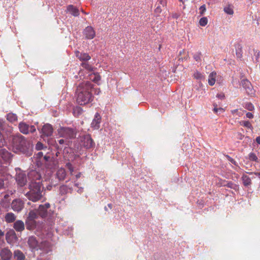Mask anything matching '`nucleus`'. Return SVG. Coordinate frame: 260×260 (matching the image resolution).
<instances>
[{
  "label": "nucleus",
  "mask_w": 260,
  "mask_h": 260,
  "mask_svg": "<svg viewBox=\"0 0 260 260\" xmlns=\"http://www.w3.org/2000/svg\"><path fill=\"white\" fill-rule=\"evenodd\" d=\"M16 180L20 186H23L25 185L27 180L25 174L23 172L17 173L16 176Z\"/></svg>",
  "instance_id": "14"
},
{
  "label": "nucleus",
  "mask_w": 260,
  "mask_h": 260,
  "mask_svg": "<svg viewBox=\"0 0 260 260\" xmlns=\"http://www.w3.org/2000/svg\"><path fill=\"white\" fill-rule=\"evenodd\" d=\"M241 84L245 89L246 93L249 95H253L254 93V90L251 83L247 79H243L241 81Z\"/></svg>",
  "instance_id": "12"
},
{
  "label": "nucleus",
  "mask_w": 260,
  "mask_h": 260,
  "mask_svg": "<svg viewBox=\"0 0 260 260\" xmlns=\"http://www.w3.org/2000/svg\"><path fill=\"white\" fill-rule=\"evenodd\" d=\"M0 256L2 260H10L12 253L8 248H4L0 251Z\"/></svg>",
  "instance_id": "16"
},
{
  "label": "nucleus",
  "mask_w": 260,
  "mask_h": 260,
  "mask_svg": "<svg viewBox=\"0 0 260 260\" xmlns=\"http://www.w3.org/2000/svg\"><path fill=\"white\" fill-rule=\"evenodd\" d=\"M253 56L252 57V60L253 62H258L259 57V52L257 50H253Z\"/></svg>",
  "instance_id": "32"
},
{
  "label": "nucleus",
  "mask_w": 260,
  "mask_h": 260,
  "mask_svg": "<svg viewBox=\"0 0 260 260\" xmlns=\"http://www.w3.org/2000/svg\"><path fill=\"white\" fill-rule=\"evenodd\" d=\"M12 147L15 153H21L26 155L31 154L30 143L20 134L12 136Z\"/></svg>",
  "instance_id": "1"
},
{
  "label": "nucleus",
  "mask_w": 260,
  "mask_h": 260,
  "mask_svg": "<svg viewBox=\"0 0 260 260\" xmlns=\"http://www.w3.org/2000/svg\"><path fill=\"white\" fill-rule=\"evenodd\" d=\"M82 110L80 107H77L75 109H74L73 113L74 115L77 114V115H78L82 113Z\"/></svg>",
  "instance_id": "40"
},
{
  "label": "nucleus",
  "mask_w": 260,
  "mask_h": 260,
  "mask_svg": "<svg viewBox=\"0 0 260 260\" xmlns=\"http://www.w3.org/2000/svg\"><path fill=\"white\" fill-rule=\"evenodd\" d=\"M200 10H201L202 11H205L206 10L205 5H203V6H201Z\"/></svg>",
  "instance_id": "57"
},
{
  "label": "nucleus",
  "mask_w": 260,
  "mask_h": 260,
  "mask_svg": "<svg viewBox=\"0 0 260 260\" xmlns=\"http://www.w3.org/2000/svg\"><path fill=\"white\" fill-rule=\"evenodd\" d=\"M244 108L249 111H253L254 109V106L251 103H245Z\"/></svg>",
  "instance_id": "37"
},
{
  "label": "nucleus",
  "mask_w": 260,
  "mask_h": 260,
  "mask_svg": "<svg viewBox=\"0 0 260 260\" xmlns=\"http://www.w3.org/2000/svg\"><path fill=\"white\" fill-rule=\"evenodd\" d=\"M240 125L248 128L250 129H252L253 127L249 121H241L239 122Z\"/></svg>",
  "instance_id": "33"
},
{
  "label": "nucleus",
  "mask_w": 260,
  "mask_h": 260,
  "mask_svg": "<svg viewBox=\"0 0 260 260\" xmlns=\"http://www.w3.org/2000/svg\"><path fill=\"white\" fill-rule=\"evenodd\" d=\"M100 79H101V78L99 76H95L94 81L95 82H98V81L100 80Z\"/></svg>",
  "instance_id": "53"
},
{
  "label": "nucleus",
  "mask_w": 260,
  "mask_h": 260,
  "mask_svg": "<svg viewBox=\"0 0 260 260\" xmlns=\"http://www.w3.org/2000/svg\"><path fill=\"white\" fill-rule=\"evenodd\" d=\"M57 132L60 137L67 140L73 139L76 136V131L70 127H61L57 129Z\"/></svg>",
  "instance_id": "6"
},
{
  "label": "nucleus",
  "mask_w": 260,
  "mask_h": 260,
  "mask_svg": "<svg viewBox=\"0 0 260 260\" xmlns=\"http://www.w3.org/2000/svg\"><path fill=\"white\" fill-rule=\"evenodd\" d=\"M226 157L228 159V160L230 161L231 163H232L233 164H234L235 166H238L237 163L234 159H233L232 158H231V157H230L228 155H227Z\"/></svg>",
  "instance_id": "46"
},
{
  "label": "nucleus",
  "mask_w": 260,
  "mask_h": 260,
  "mask_svg": "<svg viewBox=\"0 0 260 260\" xmlns=\"http://www.w3.org/2000/svg\"><path fill=\"white\" fill-rule=\"evenodd\" d=\"M80 145L86 149L92 148L94 143L89 135H85L80 137Z\"/></svg>",
  "instance_id": "8"
},
{
  "label": "nucleus",
  "mask_w": 260,
  "mask_h": 260,
  "mask_svg": "<svg viewBox=\"0 0 260 260\" xmlns=\"http://www.w3.org/2000/svg\"><path fill=\"white\" fill-rule=\"evenodd\" d=\"M35 161L39 168L48 169L49 172L48 173V174L52 172V168L49 166V164L52 161V159L49 156L44 155L42 152H39L36 154Z\"/></svg>",
  "instance_id": "5"
},
{
  "label": "nucleus",
  "mask_w": 260,
  "mask_h": 260,
  "mask_svg": "<svg viewBox=\"0 0 260 260\" xmlns=\"http://www.w3.org/2000/svg\"><path fill=\"white\" fill-rule=\"evenodd\" d=\"M82 67L89 71H92L93 70V68L91 65L87 62H82L81 63Z\"/></svg>",
  "instance_id": "35"
},
{
  "label": "nucleus",
  "mask_w": 260,
  "mask_h": 260,
  "mask_svg": "<svg viewBox=\"0 0 260 260\" xmlns=\"http://www.w3.org/2000/svg\"><path fill=\"white\" fill-rule=\"evenodd\" d=\"M157 4L164 7L166 5V0H157Z\"/></svg>",
  "instance_id": "47"
},
{
  "label": "nucleus",
  "mask_w": 260,
  "mask_h": 260,
  "mask_svg": "<svg viewBox=\"0 0 260 260\" xmlns=\"http://www.w3.org/2000/svg\"><path fill=\"white\" fill-rule=\"evenodd\" d=\"M101 119V118L100 115L99 113H96L95 114L94 118L91 122V127L94 129H99L100 126Z\"/></svg>",
  "instance_id": "19"
},
{
  "label": "nucleus",
  "mask_w": 260,
  "mask_h": 260,
  "mask_svg": "<svg viewBox=\"0 0 260 260\" xmlns=\"http://www.w3.org/2000/svg\"><path fill=\"white\" fill-rule=\"evenodd\" d=\"M4 142V137L2 135L0 134V145H3Z\"/></svg>",
  "instance_id": "50"
},
{
  "label": "nucleus",
  "mask_w": 260,
  "mask_h": 260,
  "mask_svg": "<svg viewBox=\"0 0 260 260\" xmlns=\"http://www.w3.org/2000/svg\"><path fill=\"white\" fill-rule=\"evenodd\" d=\"M44 148L46 147H44L43 144L39 142L36 145V149L38 150H43Z\"/></svg>",
  "instance_id": "42"
},
{
  "label": "nucleus",
  "mask_w": 260,
  "mask_h": 260,
  "mask_svg": "<svg viewBox=\"0 0 260 260\" xmlns=\"http://www.w3.org/2000/svg\"><path fill=\"white\" fill-rule=\"evenodd\" d=\"M24 207V202L20 199L14 200L11 203V208L15 212L21 211Z\"/></svg>",
  "instance_id": "11"
},
{
  "label": "nucleus",
  "mask_w": 260,
  "mask_h": 260,
  "mask_svg": "<svg viewBox=\"0 0 260 260\" xmlns=\"http://www.w3.org/2000/svg\"><path fill=\"white\" fill-rule=\"evenodd\" d=\"M14 258L15 260H25L24 254L20 250H16L14 252Z\"/></svg>",
  "instance_id": "23"
},
{
  "label": "nucleus",
  "mask_w": 260,
  "mask_h": 260,
  "mask_svg": "<svg viewBox=\"0 0 260 260\" xmlns=\"http://www.w3.org/2000/svg\"><path fill=\"white\" fill-rule=\"evenodd\" d=\"M74 185H75V186H78V183H74Z\"/></svg>",
  "instance_id": "63"
},
{
  "label": "nucleus",
  "mask_w": 260,
  "mask_h": 260,
  "mask_svg": "<svg viewBox=\"0 0 260 260\" xmlns=\"http://www.w3.org/2000/svg\"><path fill=\"white\" fill-rule=\"evenodd\" d=\"M38 215V211L31 210L29 212L28 216L25 220L26 228L28 230H32L36 228L37 223L35 219Z\"/></svg>",
  "instance_id": "7"
},
{
  "label": "nucleus",
  "mask_w": 260,
  "mask_h": 260,
  "mask_svg": "<svg viewBox=\"0 0 260 260\" xmlns=\"http://www.w3.org/2000/svg\"><path fill=\"white\" fill-rule=\"evenodd\" d=\"M246 117L248 118H252L253 117V115L250 112H247L246 113Z\"/></svg>",
  "instance_id": "49"
},
{
  "label": "nucleus",
  "mask_w": 260,
  "mask_h": 260,
  "mask_svg": "<svg viewBox=\"0 0 260 260\" xmlns=\"http://www.w3.org/2000/svg\"><path fill=\"white\" fill-rule=\"evenodd\" d=\"M28 177L29 179L31 180V182H37L36 181L39 180L40 181L41 175L40 173L35 170H31L28 174Z\"/></svg>",
  "instance_id": "17"
},
{
  "label": "nucleus",
  "mask_w": 260,
  "mask_h": 260,
  "mask_svg": "<svg viewBox=\"0 0 260 260\" xmlns=\"http://www.w3.org/2000/svg\"><path fill=\"white\" fill-rule=\"evenodd\" d=\"M226 186L228 187H230L231 188H233L234 189V190H236L238 189V186L236 184L232 182H229L227 183L226 184Z\"/></svg>",
  "instance_id": "39"
},
{
  "label": "nucleus",
  "mask_w": 260,
  "mask_h": 260,
  "mask_svg": "<svg viewBox=\"0 0 260 260\" xmlns=\"http://www.w3.org/2000/svg\"><path fill=\"white\" fill-rule=\"evenodd\" d=\"M0 155L2 158L4 159H6L7 158H9L10 157V154L7 151L2 149L0 151Z\"/></svg>",
  "instance_id": "34"
},
{
  "label": "nucleus",
  "mask_w": 260,
  "mask_h": 260,
  "mask_svg": "<svg viewBox=\"0 0 260 260\" xmlns=\"http://www.w3.org/2000/svg\"><path fill=\"white\" fill-rule=\"evenodd\" d=\"M223 111H224V110H223V108H218V112H219V113H222V112H223Z\"/></svg>",
  "instance_id": "59"
},
{
  "label": "nucleus",
  "mask_w": 260,
  "mask_h": 260,
  "mask_svg": "<svg viewBox=\"0 0 260 260\" xmlns=\"http://www.w3.org/2000/svg\"><path fill=\"white\" fill-rule=\"evenodd\" d=\"M194 59L198 62L201 60V53L200 52H197L193 55Z\"/></svg>",
  "instance_id": "41"
},
{
  "label": "nucleus",
  "mask_w": 260,
  "mask_h": 260,
  "mask_svg": "<svg viewBox=\"0 0 260 260\" xmlns=\"http://www.w3.org/2000/svg\"><path fill=\"white\" fill-rule=\"evenodd\" d=\"M29 189V191L25 195L29 200L37 202L42 198L43 187L40 181L30 183Z\"/></svg>",
  "instance_id": "4"
},
{
  "label": "nucleus",
  "mask_w": 260,
  "mask_h": 260,
  "mask_svg": "<svg viewBox=\"0 0 260 260\" xmlns=\"http://www.w3.org/2000/svg\"><path fill=\"white\" fill-rule=\"evenodd\" d=\"M100 90L98 88L94 89V94H99L100 93Z\"/></svg>",
  "instance_id": "54"
},
{
  "label": "nucleus",
  "mask_w": 260,
  "mask_h": 260,
  "mask_svg": "<svg viewBox=\"0 0 260 260\" xmlns=\"http://www.w3.org/2000/svg\"><path fill=\"white\" fill-rule=\"evenodd\" d=\"M4 233L0 230V240L4 237Z\"/></svg>",
  "instance_id": "55"
},
{
  "label": "nucleus",
  "mask_w": 260,
  "mask_h": 260,
  "mask_svg": "<svg viewBox=\"0 0 260 260\" xmlns=\"http://www.w3.org/2000/svg\"><path fill=\"white\" fill-rule=\"evenodd\" d=\"M76 56L81 61H88L91 57L86 53H82L78 51L75 52Z\"/></svg>",
  "instance_id": "21"
},
{
  "label": "nucleus",
  "mask_w": 260,
  "mask_h": 260,
  "mask_svg": "<svg viewBox=\"0 0 260 260\" xmlns=\"http://www.w3.org/2000/svg\"><path fill=\"white\" fill-rule=\"evenodd\" d=\"M19 129L20 132L23 134H27L29 132L32 133L36 131V128L35 126H29L28 124L23 122L19 123Z\"/></svg>",
  "instance_id": "10"
},
{
  "label": "nucleus",
  "mask_w": 260,
  "mask_h": 260,
  "mask_svg": "<svg viewBox=\"0 0 260 260\" xmlns=\"http://www.w3.org/2000/svg\"><path fill=\"white\" fill-rule=\"evenodd\" d=\"M216 96L220 99H223L224 98V95L223 93L218 94Z\"/></svg>",
  "instance_id": "51"
},
{
  "label": "nucleus",
  "mask_w": 260,
  "mask_h": 260,
  "mask_svg": "<svg viewBox=\"0 0 260 260\" xmlns=\"http://www.w3.org/2000/svg\"><path fill=\"white\" fill-rule=\"evenodd\" d=\"M50 207L49 203L40 205L37 210L38 214L43 218L50 216L51 215L50 210H49Z\"/></svg>",
  "instance_id": "9"
},
{
  "label": "nucleus",
  "mask_w": 260,
  "mask_h": 260,
  "mask_svg": "<svg viewBox=\"0 0 260 260\" xmlns=\"http://www.w3.org/2000/svg\"><path fill=\"white\" fill-rule=\"evenodd\" d=\"M84 34L86 39H92L95 37V32L91 26H88L84 29Z\"/></svg>",
  "instance_id": "18"
},
{
  "label": "nucleus",
  "mask_w": 260,
  "mask_h": 260,
  "mask_svg": "<svg viewBox=\"0 0 260 260\" xmlns=\"http://www.w3.org/2000/svg\"><path fill=\"white\" fill-rule=\"evenodd\" d=\"M216 73L215 72H212L209 75L208 82L209 85L213 86L215 84L216 82Z\"/></svg>",
  "instance_id": "24"
},
{
  "label": "nucleus",
  "mask_w": 260,
  "mask_h": 260,
  "mask_svg": "<svg viewBox=\"0 0 260 260\" xmlns=\"http://www.w3.org/2000/svg\"><path fill=\"white\" fill-rule=\"evenodd\" d=\"M5 220L8 223L13 222L16 219V216L13 213H8L5 215Z\"/></svg>",
  "instance_id": "26"
},
{
  "label": "nucleus",
  "mask_w": 260,
  "mask_h": 260,
  "mask_svg": "<svg viewBox=\"0 0 260 260\" xmlns=\"http://www.w3.org/2000/svg\"><path fill=\"white\" fill-rule=\"evenodd\" d=\"M77 191L79 193H81L82 191H83V188H79Z\"/></svg>",
  "instance_id": "61"
},
{
  "label": "nucleus",
  "mask_w": 260,
  "mask_h": 260,
  "mask_svg": "<svg viewBox=\"0 0 260 260\" xmlns=\"http://www.w3.org/2000/svg\"><path fill=\"white\" fill-rule=\"evenodd\" d=\"M92 87L91 83L87 81L83 82L78 86L76 94V101L79 104L83 105L91 101Z\"/></svg>",
  "instance_id": "2"
},
{
  "label": "nucleus",
  "mask_w": 260,
  "mask_h": 260,
  "mask_svg": "<svg viewBox=\"0 0 260 260\" xmlns=\"http://www.w3.org/2000/svg\"><path fill=\"white\" fill-rule=\"evenodd\" d=\"M5 183L3 179H0V189L4 187Z\"/></svg>",
  "instance_id": "48"
},
{
  "label": "nucleus",
  "mask_w": 260,
  "mask_h": 260,
  "mask_svg": "<svg viewBox=\"0 0 260 260\" xmlns=\"http://www.w3.org/2000/svg\"><path fill=\"white\" fill-rule=\"evenodd\" d=\"M6 239L9 244L15 242L17 240V237L15 231L13 230L8 231L6 235Z\"/></svg>",
  "instance_id": "15"
},
{
  "label": "nucleus",
  "mask_w": 260,
  "mask_h": 260,
  "mask_svg": "<svg viewBox=\"0 0 260 260\" xmlns=\"http://www.w3.org/2000/svg\"><path fill=\"white\" fill-rule=\"evenodd\" d=\"M13 228L17 232H21L24 230V222L20 220H17L14 222Z\"/></svg>",
  "instance_id": "20"
},
{
  "label": "nucleus",
  "mask_w": 260,
  "mask_h": 260,
  "mask_svg": "<svg viewBox=\"0 0 260 260\" xmlns=\"http://www.w3.org/2000/svg\"><path fill=\"white\" fill-rule=\"evenodd\" d=\"M81 176V173H79L78 174H77L76 175V179H78L79 178H80Z\"/></svg>",
  "instance_id": "60"
},
{
  "label": "nucleus",
  "mask_w": 260,
  "mask_h": 260,
  "mask_svg": "<svg viewBox=\"0 0 260 260\" xmlns=\"http://www.w3.org/2000/svg\"><path fill=\"white\" fill-rule=\"evenodd\" d=\"M242 181L243 184L245 186H248L251 184V179L250 178L246 175H243L242 177Z\"/></svg>",
  "instance_id": "30"
},
{
  "label": "nucleus",
  "mask_w": 260,
  "mask_h": 260,
  "mask_svg": "<svg viewBox=\"0 0 260 260\" xmlns=\"http://www.w3.org/2000/svg\"><path fill=\"white\" fill-rule=\"evenodd\" d=\"M59 190L61 194H65L71 191V188L67 185H62L60 187Z\"/></svg>",
  "instance_id": "31"
},
{
  "label": "nucleus",
  "mask_w": 260,
  "mask_h": 260,
  "mask_svg": "<svg viewBox=\"0 0 260 260\" xmlns=\"http://www.w3.org/2000/svg\"><path fill=\"white\" fill-rule=\"evenodd\" d=\"M156 5H157V7L155 9V13H160L161 11V7L162 6L160 5L157 4V3H156Z\"/></svg>",
  "instance_id": "44"
},
{
  "label": "nucleus",
  "mask_w": 260,
  "mask_h": 260,
  "mask_svg": "<svg viewBox=\"0 0 260 260\" xmlns=\"http://www.w3.org/2000/svg\"><path fill=\"white\" fill-rule=\"evenodd\" d=\"M208 23V19L206 17H202L200 19L199 23L200 25L205 26Z\"/></svg>",
  "instance_id": "38"
},
{
  "label": "nucleus",
  "mask_w": 260,
  "mask_h": 260,
  "mask_svg": "<svg viewBox=\"0 0 260 260\" xmlns=\"http://www.w3.org/2000/svg\"><path fill=\"white\" fill-rule=\"evenodd\" d=\"M214 109H213V111L214 113H218V108H217V105H215L214 104Z\"/></svg>",
  "instance_id": "52"
},
{
  "label": "nucleus",
  "mask_w": 260,
  "mask_h": 260,
  "mask_svg": "<svg viewBox=\"0 0 260 260\" xmlns=\"http://www.w3.org/2000/svg\"><path fill=\"white\" fill-rule=\"evenodd\" d=\"M68 141L67 140V139H60L58 140V143H59V144L60 145H63V144H66L67 145L68 144Z\"/></svg>",
  "instance_id": "45"
},
{
  "label": "nucleus",
  "mask_w": 260,
  "mask_h": 260,
  "mask_svg": "<svg viewBox=\"0 0 260 260\" xmlns=\"http://www.w3.org/2000/svg\"><path fill=\"white\" fill-rule=\"evenodd\" d=\"M255 141L258 144H260V136L256 137Z\"/></svg>",
  "instance_id": "56"
},
{
  "label": "nucleus",
  "mask_w": 260,
  "mask_h": 260,
  "mask_svg": "<svg viewBox=\"0 0 260 260\" xmlns=\"http://www.w3.org/2000/svg\"><path fill=\"white\" fill-rule=\"evenodd\" d=\"M193 77L194 79L199 81H203L205 79V75L198 71L194 72Z\"/></svg>",
  "instance_id": "27"
},
{
  "label": "nucleus",
  "mask_w": 260,
  "mask_h": 260,
  "mask_svg": "<svg viewBox=\"0 0 260 260\" xmlns=\"http://www.w3.org/2000/svg\"><path fill=\"white\" fill-rule=\"evenodd\" d=\"M238 110H235L234 111H232V112L234 113V112H237Z\"/></svg>",
  "instance_id": "64"
},
{
  "label": "nucleus",
  "mask_w": 260,
  "mask_h": 260,
  "mask_svg": "<svg viewBox=\"0 0 260 260\" xmlns=\"http://www.w3.org/2000/svg\"><path fill=\"white\" fill-rule=\"evenodd\" d=\"M236 54L238 57H241L242 56V54H241L240 52H237Z\"/></svg>",
  "instance_id": "58"
},
{
  "label": "nucleus",
  "mask_w": 260,
  "mask_h": 260,
  "mask_svg": "<svg viewBox=\"0 0 260 260\" xmlns=\"http://www.w3.org/2000/svg\"><path fill=\"white\" fill-rule=\"evenodd\" d=\"M53 132V128L52 125L49 123H46L44 125L42 128V136L43 138H45V137H50L52 136Z\"/></svg>",
  "instance_id": "13"
},
{
  "label": "nucleus",
  "mask_w": 260,
  "mask_h": 260,
  "mask_svg": "<svg viewBox=\"0 0 260 260\" xmlns=\"http://www.w3.org/2000/svg\"><path fill=\"white\" fill-rule=\"evenodd\" d=\"M7 119L10 122H14L17 120V116L16 114L10 113L7 114Z\"/></svg>",
  "instance_id": "29"
},
{
  "label": "nucleus",
  "mask_w": 260,
  "mask_h": 260,
  "mask_svg": "<svg viewBox=\"0 0 260 260\" xmlns=\"http://www.w3.org/2000/svg\"><path fill=\"white\" fill-rule=\"evenodd\" d=\"M66 167L69 170V171H70L71 174L72 175L73 174V173L74 172V169H73L72 165L69 162V163L67 164Z\"/></svg>",
  "instance_id": "43"
},
{
  "label": "nucleus",
  "mask_w": 260,
  "mask_h": 260,
  "mask_svg": "<svg viewBox=\"0 0 260 260\" xmlns=\"http://www.w3.org/2000/svg\"><path fill=\"white\" fill-rule=\"evenodd\" d=\"M223 11L227 14L232 15L234 14L233 6L232 5H228L223 8Z\"/></svg>",
  "instance_id": "28"
},
{
  "label": "nucleus",
  "mask_w": 260,
  "mask_h": 260,
  "mask_svg": "<svg viewBox=\"0 0 260 260\" xmlns=\"http://www.w3.org/2000/svg\"><path fill=\"white\" fill-rule=\"evenodd\" d=\"M28 245L31 251H40V253H47L52 249V244L48 241H39L35 236L29 237L27 241Z\"/></svg>",
  "instance_id": "3"
},
{
  "label": "nucleus",
  "mask_w": 260,
  "mask_h": 260,
  "mask_svg": "<svg viewBox=\"0 0 260 260\" xmlns=\"http://www.w3.org/2000/svg\"><path fill=\"white\" fill-rule=\"evenodd\" d=\"M249 159L251 161H258V158L255 153L251 152L249 154Z\"/></svg>",
  "instance_id": "36"
},
{
  "label": "nucleus",
  "mask_w": 260,
  "mask_h": 260,
  "mask_svg": "<svg viewBox=\"0 0 260 260\" xmlns=\"http://www.w3.org/2000/svg\"><path fill=\"white\" fill-rule=\"evenodd\" d=\"M108 207H109L110 208H112V204H109L108 205Z\"/></svg>",
  "instance_id": "62"
},
{
  "label": "nucleus",
  "mask_w": 260,
  "mask_h": 260,
  "mask_svg": "<svg viewBox=\"0 0 260 260\" xmlns=\"http://www.w3.org/2000/svg\"><path fill=\"white\" fill-rule=\"evenodd\" d=\"M56 176L59 180H63L66 176V172L63 168H60L56 173Z\"/></svg>",
  "instance_id": "25"
},
{
  "label": "nucleus",
  "mask_w": 260,
  "mask_h": 260,
  "mask_svg": "<svg viewBox=\"0 0 260 260\" xmlns=\"http://www.w3.org/2000/svg\"><path fill=\"white\" fill-rule=\"evenodd\" d=\"M67 12L73 15L74 16H78L79 15V10L73 5H69L67 9Z\"/></svg>",
  "instance_id": "22"
}]
</instances>
